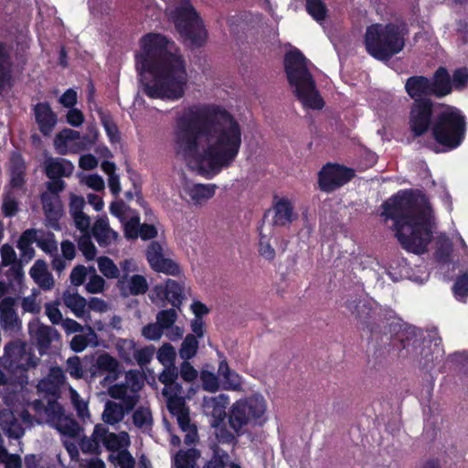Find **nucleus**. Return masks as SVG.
I'll list each match as a JSON object with an SVG mask.
<instances>
[{"label":"nucleus","mask_w":468,"mask_h":468,"mask_svg":"<svg viewBox=\"0 0 468 468\" xmlns=\"http://www.w3.org/2000/svg\"><path fill=\"white\" fill-rule=\"evenodd\" d=\"M173 144L176 154L190 170L211 179L236 160L242 129L224 106L192 104L176 113Z\"/></svg>","instance_id":"nucleus-1"},{"label":"nucleus","mask_w":468,"mask_h":468,"mask_svg":"<svg viewBox=\"0 0 468 468\" xmlns=\"http://www.w3.org/2000/svg\"><path fill=\"white\" fill-rule=\"evenodd\" d=\"M135 56L144 93L153 99L178 101L185 96L188 74L175 43L165 36L149 33L140 41Z\"/></svg>","instance_id":"nucleus-2"},{"label":"nucleus","mask_w":468,"mask_h":468,"mask_svg":"<svg viewBox=\"0 0 468 468\" xmlns=\"http://www.w3.org/2000/svg\"><path fill=\"white\" fill-rule=\"evenodd\" d=\"M381 215L394 221L395 235L408 251L421 254L431 240L434 221L424 196L402 191L387 200Z\"/></svg>","instance_id":"nucleus-3"},{"label":"nucleus","mask_w":468,"mask_h":468,"mask_svg":"<svg viewBox=\"0 0 468 468\" xmlns=\"http://www.w3.org/2000/svg\"><path fill=\"white\" fill-rule=\"evenodd\" d=\"M65 376L61 368L52 367L48 375L39 381L37 390L54 397L60 386L64 383ZM33 409L39 414L44 413L46 420L54 427L60 434L69 438H76L80 435L79 424L69 415L65 414L62 407L54 398L47 400H35Z\"/></svg>","instance_id":"nucleus-4"},{"label":"nucleus","mask_w":468,"mask_h":468,"mask_svg":"<svg viewBox=\"0 0 468 468\" xmlns=\"http://www.w3.org/2000/svg\"><path fill=\"white\" fill-rule=\"evenodd\" d=\"M284 65L288 81L303 106L306 109H322L324 101L308 70L303 55L298 49L290 50L285 56Z\"/></svg>","instance_id":"nucleus-5"},{"label":"nucleus","mask_w":468,"mask_h":468,"mask_svg":"<svg viewBox=\"0 0 468 468\" xmlns=\"http://www.w3.org/2000/svg\"><path fill=\"white\" fill-rule=\"evenodd\" d=\"M143 387L140 374L130 370L125 375V382L110 386L108 394L122 403L107 401L102 412V420L109 425L122 421L139 401V390Z\"/></svg>","instance_id":"nucleus-6"},{"label":"nucleus","mask_w":468,"mask_h":468,"mask_svg":"<svg viewBox=\"0 0 468 468\" xmlns=\"http://www.w3.org/2000/svg\"><path fill=\"white\" fill-rule=\"evenodd\" d=\"M178 370L175 366L165 367V369L159 376V380L165 385L163 395L166 399V405L169 412L176 419V421L182 430L186 432L185 442L186 444L194 443L197 439V429L191 423L189 417V409L182 395V387L176 382Z\"/></svg>","instance_id":"nucleus-7"},{"label":"nucleus","mask_w":468,"mask_h":468,"mask_svg":"<svg viewBox=\"0 0 468 468\" xmlns=\"http://www.w3.org/2000/svg\"><path fill=\"white\" fill-rule=\"evenodd\" d=\"M407 34L404 25L374 24L367 29L366 48L372 57L387 60L403 49Z\"/></svg>","instance_id":"nucleus-8"},{"label":"nucleus","mask_w":468,"mask_h":468,"mask_svg":"<svg viewBox=\"0 0 468 468\" xmlns=\"http://www.w3.org/2000/svg\"><path fill=\"white\" fill-rule=\"evenodd\" d=\"M165 12L180 36L192 47H200L206 42L207 31L189 0H170Z\"/></svg>","instance_id":"nucleus-9"},{"label":"nucleus","mask_w":468,"mask_h":468,"mask_svg":"<svg viewBox=\"0 0 468 468\" xmlns=\"http://www.w3.org/2000/svg\"><path fill=\"white\" fill-rule=\"evenodd\" d=\"M267 420V401L260 394L234 402L229 415V426L238 436L245 433L249 427L263 425Z\"/></svg>","instance_id":"nucleus-10"},{"label":"nucleus","mask_w":468,"mask_h":468,"mask_svg":"<svg viewBox=\"0 0 468 468\" xmlns=\"http://www.w3.org/2000/svg\"><path fill=\"white\" fill-rule=\"evenodd\" d=\"M432 136L447 150L457 148L464 139L465 122L461 112L450 106H443L436 116L431 128Z\"/></svg>","instance_id":"nucleus-11"},{"label":"nucleus","mask_w":468,"mask_h":468,"mask_svg":"<svg viewBox=\"0 0 468 468\" xmlns=\"http://www.w3.org/2000/svg\"><path fill=\"white\" fill-rule=\"evenodd\" d=\"M38 358L33 355L30 348L21 341L11 342L5 346L2 365L11 374L17 375L20 383L25 381L24 373L35 367Z\"/></svg>","instance_id":"nucleus-12"},{"label":"nucleus","mask_w":468,"mask_h":468,"mask_svg":"<svg viewBox=\"0 0 468 468\" xmlns=\"http://www.w3.org/2000/svg\"><path fill=\"white\" fill-rule=\"evenodd\" d=\"M217 188L215 184L184 180L181 186V197L194 207H202L215 196Z\"/></svg>","instance_id":"nucleus-13"},{"label":"nucleus","mask_w":468,"mask_h":468,"mask_svg":"<svg viewBox=\"0 0 468 468\" xmlns=\"http://www.w3.org/2000/svg\"><path fill=\"white\" fill-rule=\"evenodd\" d=\"M432 104L430 100L414 101L410 114V128L414 136L424 134L431 125Z\"/></svg>","instance_id":"nucleus-14"},{"label":"nucleus","mask_w":468,"mask_h":468,"mask_svg":"<svg viewBox=\"0 0 468 468\" xmlns=\"http://www.w3.org/2000/svg\"><path fill=\"white\" fill-rule=\"evenodd\" d=\"M354 176L352 170L337 165H326L319 173V186L323 191L331 192L347 183Z\"/></svg>","instance_id":"nucleus-15"},{"label":"nucleus","mask_w":468,"mask_h":468,"mask_svg":"<svg viewBox=\"0 0 468 468\" xmlns=\"http://www.w3.org/2000/svg\"><path fill=\"white\" fill-rule=\"evenodd\" d=\"M146 258L151 268L158 272L176 275L179 272L178 266L171 260L164 257L163 247L160 243L153 241L147 248Z\"/></svg>","instance_id":"nucleus-16"},{"label":"nucleus","mask_w":468,"mask_h":468,"mask_svg":"<svg viewBox=\"0 0 468 468\" xmlns=\"http://www.w3.org/2000/svg\"><path fill=\"white\" fill-rule=\"evenodd\" d=\"M153 302L167 300L173 306L177 307L183 300V287L176 281L168 279L165 285H155L150 294Z\"/></svg>","instance_id":"nucleus-17"},{"label":"nucleus","mask_w":468,"mask_h":468,"mask_svg":"<svg viewBox=\"0 0 468 468\" xmlns=\"http://www.w3.org/2000/svg\"><path fill=\"white\" fill-rule=\"evenodd\" d=\"M348 311L363 324H368L371 319L376 320L379 313L378 304L372 299H350L346 302Z\"/></svg>","instance_id":"nucleus-18"},{"label":"nucleus","mask_w":468,"mask_h":468,"mask_svg":"<svg viewBox=\"0 0 468 468\" xmlns=\"http://www.w3.org/2000/svg\"><path fill=\"white\" fill-rule=\"evenodd\" d=\"M54 147L57 153L62 155L78 153L84 149L80 133L71 129H64L56 135Z\"/></svg>","instance_id":"nucleus-19"},{"label":"nucleus","mask_w":468,"mask_h":468,"mask_svg":"<svg viewBox=\"0 0 468 468\" xmlns=\"http://www.w3.org/2000/svg\"><path fill=\"white\" fill-rule=\"evenodd\" d=\"M229 403L228 395L219 394L214 397H204L202 409L207 416H210L213 420L211 425L217 427L226 415V408Z\"/></svg>","instance_id":"nucleus-20"},{"label":"nucleus","mask_w":468,"mask_h":468,"mask_svg":"<svg viewBox=\"0 0 468 468\" xmlns=\"http://www.w3.org/2000/svg\"><path fill=\"white\" fill-rule=\"evenodd\" d=\"M120 364L118 360L112 356L103 353L100 355L91 367V374L95 377L101 372H107V375L101 381L102 385L112 384L118 378Z\"/></svg>","instance_id":"nucleus-21"},{"label":"nucleus","mask_w":468,"mask_h":468,"mask_svg":"<svg viewBox=\"0 0 468 468\" xmlns=\"http://www.w3.org/2000/svg\"><path fill=\"white\" fill-rule=\"evenodd\" d=\"M28 329L31 337L36 340L40 353L47 349L51 342L58 337V333L54 328L37 321L29 323Z\"/></svg>","instance_id":"nucleus-22"},{"label":"nucleus","mask_w":468,"mask_h":468,"mask_svg":"<svg viewBox=\"0 0 468 468\" xmlns=\"http://www.w3.org/2000/svg\"><path fill=\"white\" fill-rule=\"evenodd\" d=\"M34 111L40 132L44 135H49L57 123V115L45 102L37 103Z\"/></svg>","instance_id":"nucleus-23"},{"label":"nucleus","mask_w":468,"mask_h":468,"mask_svg":"<svg viewBox=\"0 0 468 468\" xmlns=\"http://www.w3.org/2000/svg\"><path fill=\"white\" fill-rule=\"evenodd\" d=\"M273 224L276 226H286L296 218L293 212V205L291 200L285 197L276 199L273 205Z\"/></svg>","instance_id":"nucleus-24"},{"label":"nucleus","mask_w":468,"mask_h":468,"mask_svg":"<svg viewBox=\"0 0 468 468\" xmlns=\"http://www.w3.org/2000/svg\"><path fill=\"white\" fill-rule=\"evenodd\" d=\"M387 274L393 282H399L402 279H409L418 284L424 283L428 278L429 274L424 268L418 270V274L413 273V271L409 268L407 262L402 260L401 263H399V271H396L393 266H390L387 271Z\"/></svg>","instance_id":"nucleus-25"},{"label":"nucleus","mask_w":468,"mask_h":468,"mask_svg":"<svg viewBox=\"0 0 468 468\" xmlns=\"http://www.w3.org/2000/svg\"><path fill=\"white\" fill-rule=\"evenodd\" d=\"M45 169L50 179L69 177L74 171V165L64 158L49 157L45 162Z\"/></svg>","instance_id":"nucleus-26"},{"label":"nucleus","mask_w":468,"mask_h":468,"mask_svg":"<svg viewBox=\"0 0 468 468\" xmlns=\"http://www.w3.org/2000/svg\"><path fill=\"white\" fill-rule=\"evenodd\" d=\"M92 235L101 247L113 244L118 239V233L109 224L108 218H98L92 227Z\"/></svg>","instance_id":"nucleus-27"},{"label":"nucleus","mask_w":468,"mask_h":468,"mask_svg":"<svg viewBox=\"0 0 468 468\" xmlns=\"http://www.w3.org/2000/svg\"><path fill=\"white\" fill-rule=\"evenodd\" d=\"M62 300L76 317L83 318L86 322L90 320V315L85 311L87 302L84 297L71 290H67L63 292Z\"/></svg>","instance_id":"nucleus-28"},{"label":"nucleus","mask_w":468,"mask_h":468,"mask_svg":"<svg viewBox=\"0 0 468 468\" xmlns=\"http://www.w3.org/2000/svg\"><path fill=\"white\" fill-rule=\"evenodd\" d=\"M405 89L407 93L416 101L426 95H432L431 80L423 76H413L407 80Z\"/></svg>","instance_id":"nucleus-29"},{"label":"nucleus","mask_w":468,"mask_h":468,"mask_svg":"<svg viewBox=\"0 0 468 468\" xmlns=\"http://www.w3.org/2000/svg\"><path fill=\"white\" fill-rule=\"evenodd\" d=\"M0 426L9 438L19 439L24 434V428L21 422L9 410L0 411Z\"/></svg>","instance_id":"nucleus-30"},{"label":"nucleus","mask_w":468,"mask_h":468,"mask_svg":"<svg viewBox=\"0 0 468 468\" xmlns=\"http://www.w3.org/2000/svg\"><path fill=\"white\" fill-rule=\"evenodd\" d=\"M30 276L44 290H50L54 285L52 274L48 271L45 261L38 260L30 269Z\"/></svg>","instance_id":"nucleus-31"},{"label":"nucleus","mask_w":468,"mask_h":468,"mask_svg":"<svg viewBox=\"0 0 468 468\" xmlns=\"http://www.w3.org/2000/svg\"><path fill=\"white\" fill-rule=\"evenodd\" d=\"M2 264L4 266H11L9 272L13 276L14 281L17 283L22 282L24 273L21 267L16 264V253L12 246L5 244L0 250Z\"/></svg>","instance_id":"nucleus-32"},{"label":"nucleus","mask_w":468,"mask_h":468,"mask_svg":"<svg viewBox=\"0 0 468 468\" xmlns=\"http://www.w3.org/2000/svg\"><path fill=\"white\" fill-rule=\"evenodd\" d=\"M99 346V338L94 329L87 325L84 334H80L70 341V347L73 351L80 353L85 350L87 346L96 347Z\"/></svg>","instance_id":"nucleus-33"},{"label":"nucleus","mask_w":468,"mask_h":468,"mask_svg":"<svg viewBox=\"0 0 468 468\" xmlns=\"http://www.w3.org/2000/svg\"><path fill=\"white\" fill-rule=\"evenodd\" d=\"M218 377L221 378L222 387L228 390H239L241 388V378L234 371H232L228 363L222 360L218 369Z\"/></svg>","instance_id":"nucleus-34"},{"label":"nucleus","mask_w":468,"mask_h":468,"mask_svg":"<svg viewBox=\"0 0 468 468\" xmlns=\"http://www.w3.org/2000/svg\"><path fill=\"white\" fill-rule=\"evenodd\" d=\"M122 291H128L132 295L144 294L148 289V282L144 276L135 274L131 277H122L119 281Z\"/></svg>","instance_id":"nucleus-35"},{"label":"nucleus","mask_w":468,"mask_h":468,"mask_svg":"<svg viewBox=\"0 0 468 468\" xmlns=\"http://www.w3.org/2000/svg\"><path fill=\"white\" fill-rule=\"evenodd\" d=\"M104 435H106V428L100 424L96 425L90 437L84 436L81 438L80 448L85 453L98 452L101 443V437Z\"/></svg>","instance_id":"nucleus-36"},{"label":"nucleus","mask_w":468,"mask_h":468,"mask_svg":"<svg viewBox=\"0 0 468 468\" xmlns=\"http://www.w3.org/2000/svg\"><path fill=\"white\" fill-rule=\"evenodd\" d=\"M452 90L450 76L444 68H440L434 74L431 80L432 95L442 97L449 94Z\"/></svg>","instance_id":"nucleus-37"},{"label":"nucleus","mask_w":468,"mask_h":468,"mask_svg":"<svg viewBox=\"0 0 468 468\" xmlns=\"http://www.w3.org/2000/svg\"><path fill=\"white\" fill-rule=\"evenodd\" d=\"M101 443L112 452H121L129 446L130 437L126 431L115 434L108 432L106 429V435L101 437Z\"/></svg>","instance_id":"nucleus-38"},{"label":"nucleus","mask_w":468,"mask_h":468,"mask_svg":"<svg viewBox=\"0 0 468 468\" xmlns=\"http://www.w3.org/2000/svg\"><path fill=\"white\" fill-rule=\"evenodd\" d=\"M199 452L196 449L179 451L173 457L172 468H195Z\"/></svg>","instance_id":"nucleus-39"},{"label":"nucleus","mask_w":468,"mask_h":468,"mask_svg":"<svg viewBox=\"0 0 468 468\" xmlns=\"http://www.w3.org/2000/svg\"><path fill=\"white\" fill-rule=\"evenodd\" d=\"M41 199L46 216L50 219H57L61 215V205L58 196L44 193Z\"/></svg>","instance_id":"nucleus-40"},{"label":"nucleus","mask_w":468,"mask_h":468,"mask_svg":"<svg viewBox=\"0 0 468 468\" xmlns=\"http://www.w3.org/2000/svg\"><path fill=\"white\" fill-rule=\"evenodd\" d=\"M10 68L11 62L7 51L2 45H0V91L10 87Z\"/></svg>","instance_id":"nucleus-41"},{"label":"nucleus","mask_w":468,"mask_h":468,"mask_svg":"<svg viewBox=\"0 0 468 468\" xmlns=\"http://www.w3.org/2000/svg\"><path fill=\"white\" fill-rule=\"evenodd\" d=\"M14 305L15 299L12 297H5L0 302V315L4 326L12 325L16 320Z\"/></svg>","instance_id":"nucleus-42"},{"label":"nucleus","mask_w":468,"mask_h":468,"mask_svg":"<svg viewBox=\"0 0 468 468\" xmlns=\"http://www.w3.org/2000/svg\"><path fill=\"white\" fill-rule=\"evenodd\" d=\"M119 356L126 363L132 364L135 355V343L131 339H118L115 344Z\"/></svg>","instance_id":"nucleus-43"},{"label":"nucleus","mask_w":468,"mask_h":468,"mask_svg":"<svg viewBox=\"0 0 468 468\" xmlns=\"http://www.w3.org/2000/svg\"><path fill=\"white\" fill-rule=\"evenodd\" d=\"M133 424L143 430L147 431L153 423L152 413L148 407H139L133 414Z\"/></svg>","instance_id":"nucleus-44"},{"label":"nucleus","mask_w":468,"mask_h":468,"mask_svg":"<svg viewBox=\"0 0 468 468\" xmlns=\"http://www.w3.org/2000/svg\"><path fill=\"white\" fill-rule=\"evenodd\" d=\"M102 171L108 175V185L111 192L117 196L121 192V184L119 176L115 174L116 166L113 163L105 161L101 164Z\"/></svg>","instance_id":"nucleus-45"},{"label":"nucleus","mask_w":468,"mask_h":468,"mask_svg":"<svg viewBox=\"0 0 468 468\" xmlns=\"http://www.w3.org/2000/svg\"><path fill=\"white\" fill-rule=\"evenodd\" d=\"M121 222L123 225L124 235L127 239H134L139 237L140 218L134 211Z\"/></svg>","instance_id":"nucleus-46"},{"label":"nucleus","mask_w":468,"mask_h":468,"mask_svg":"<svg viewBox=\"0 0 468 468\" xmlns=\"http://www.w3.org/2000/svg\"><path fill=\"white\" fill-rule=\"evenodd\" d=\"M99 271L107 279H117L120 276V270L113 261L108 257H99L97 260Z\"/></svg>","instance_id":"nucleus-47"},{"label":"nucleus","mask_w":468,"mask_h":468,"mask_svg":"<svg viewBox=\"0 0 468 468\" xmlns=\"http://www.w3.org/2000/svg\"><path fill=\"white\" fill-rule=\"evenodd\" d=\"M109 460L119 468H134V459L127 450L112 452Z\"/></svg>","instance_id":"nucleus-48"},{"label":"nucleus","mask_w":468,"mask_h":468,"mask_svg":"<svg viewBox=\"0 0 468 468\" xmlns=\"http://www.w3.org/2000/svg\"><path fill=\"white\" fill-rule=\"evenodd\" d=\"M198 341L197 336L188 335L181 345L179 355L181 358L187 360L192 358L197 351Z\"/></svg>","instance_id":"nucleus-49"},{"label":"nucleus","mask_w":468,"mask_h":468,"mask_svg":"<svg viewBox=\"0 0 468 468\" xmlns=\"http://www.w3.org/2000/svg\"><path fill=\"white\" fill-rule=\"evenodd\" d=\"M69 395L70 401L78 413V416L83 420L88 418L90 414L87 401L82 399L79 393L71 387L69 388Z\"/></svg>","instance_id":"nucleus-50"},{"label":"nucleus","mask_w":468,"mask_h":468,"mask_svg":"<svg viewBox=\"0 0 468 468\" xmlns=\"http://www.w3.org/2000/svg\"><path fill=\"white\" fill-rule=\"evenodd\" d=\"M176 349L170 344H164L158 350L157 359L164 367L175 366Z\"/></svg>","instance_id":"nucleus-51"},{"label":"nucleus","mask_w":468,"mask_h":468,"mask_svg":"<svg viewBox=\"0 0 468 468\" xmlns=\"http://www.w3.org/2000/svg\"><path fill=\"white\" fill-rule=\"evenodd\" d=\"M306 9L317 22L323 21L325 17L326 8L321 0H306Z\"/></svg>","instance_id":"nucleus-52"},{"label":"nucleus","mask_w":468,"mask_h":468,"mask_svg":"<svg viewBox=\"0 0 468 468\" xmlns=\"http://www.w3.org/2000/svg\"><path fill=\"white\" fill-rule=\"evenodd\" d=\"M455 298L463 303L466 302L468 297V274L464 273L460 276L452 287Z\"/></svg>","instance_id":"nucleus-53"},{"label":"nucleus","mask_w":468,"mask_h":468,"mask_svg":"<svg viewBox=\"0 0 468 468\" xmlns=\"http://www.w3.org/2000/svg\"><path fill=\"white\" fill-rule=\"evenodd\" d=\"M37 246L50 255L58 251V242L50 232L40 234V238L37 239Z\"/></svg>","instance_id":"nucleus-54"},{"label":"nucleus","mask_w":468,"mask_h":468,"mask_svg":"<svg viewBox=\"0 0 468 468\" xmlns=\"http://www.w3.org/2000/svg\"><path fill=\"white\" fill-rule=\"evenodd\" d=\"M78 244L80 250L88 261H91L95 258L97 250L89 234H82Z\"/></svg>","instance_id":"nucleus-55"},{"label":"nucleus","mask_w":468,"mask_h":468,"mask_svg":"<svg viewBox=\"0 0 468 468\" xmlns=\"http://www.w3.org/2000/svg\"><path fill=\"white\" fill-rule=\"evenodd\" d=\"M176 316L175 309L164 310L157 314L156 322L164 332L175 324Z\"/></svg>","instance_id":"nucleus-56"},{"label":"nucleus","mask_w":468,"mask_h":468,"mask_svg":"<svg viewBox=\"0 0 468 468\" xmlns=\"http://www.w3.org/2000/svg\"><path fill=\"white\" fill-rule=\"evenodd\" d=\"M101 122L107 133V135L111 142L116 143L119 141V132L115 122L112 121V117L103 112H100Z\"/></svg>","instance_id":"nucleus-57"},{"label":"nucleus","mask_w":468,"mask_h":468,"mask_svg":"<svg viewBox=\"0 0 468 468\" xmlns=\"http://www.w3.org/2000/svg\"><path fill=\"white\" fill-rule=\"evenodd\" d=\"M79 177L81 184L86 185L94 191H101L104 189V181L102 177L97 174L88 176L80 175Z\"/></svg>","instance_id":"nucleus-58"},{"label":"nucleus","mask_w":468,"mask_h":468,"mask_svg":"<svg viewBox=\"0 0 468 468\" xmlns=\"http://www.w3.org/2000/svg\"><path fill=\"white\" fill-rule=\"evenodd\" d=\"M200 378L205 390L216 392L219 388L218 378L215 374L203 370Z\"/></svg>","instance_id":"nucleus-59"},{"label":"nucleus","mask_w":468,"mask_h":468,"mask_svg":"<svg viewBox=\"0 0 468 468\" xmlns=\"http://www.w3.org/2000/svg\"><path fill=\"white\" fill-rule=\"evenodd\" d=\"M59 303L53 302L45 304V314L53 324H59L64 320L58 309Z\"/></svg>","instance_id":"nucleus-60"},{"label":"nucleus","mask_w":468,"mask_h":468,"mask_svg":"<svg viewBox=\"0 0 468 468\" xmlns=\"http://www.w3.org/2000/svg\"><path fill=\"white\" fill-rule=\"evenodd\" d=\"M229 462V454L218 449L215 451L213 458L207 463L204 468H225Z\"/></svg>","instance_id":"nucleus-61"},{"label":"nucleus","mask_w":468,"mask_h":468,"mask_svg":"<svg viewBox=\"0 0 468 468\" xmlns=\"http://www.w3.org/2000/svg\"><path fill=\"white\" fill-rule=\"evenodd\" d=\"M110 211L121 221L127 218V216L133 212V210H131L122 200L112 202L110 207Z\"/></svg>","instance_id":"nucleus-62"},{"label":"nucleus","mask_w":468,"mask_h":468,"mask_svg":"<svg viewBox=\"0 0 468 468\" xmlns=\"http://www.w3.org/2000/svg\"><path fill=\"white\" fill-rule=\"evenodd\" d=\"M438 244L437 258L440 261L444 262L452 249L451 242L444 234H441L438 237Z\"/></svg>","instance_id":"nucleus-63"},{"label":"nucleus","mask_w":468,"mask_h":468,"mask_svg":"<svg viewBox=\"0 0 468 468\" xmlns=\"http://www.w3.org/2000/svg\"><path fill=\"white\" fill-rule=\"evenodd\" d=\"M105 281L104 279L94 273L89 279L86 284V290L90 293H100L104 290Z\"/></svg>","instance_id":"nucleus-64"}]
</instances>
